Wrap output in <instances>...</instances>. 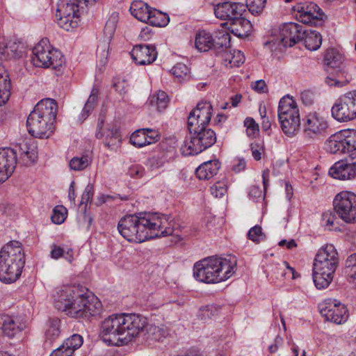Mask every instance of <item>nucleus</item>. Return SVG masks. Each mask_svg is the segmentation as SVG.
Wrapping results in <instances>:
<instances>
[{"label": "nucleus", "mask_w": 356, "mask_h": 356, "mask_svg": "<svg viewBox=\"0 0 356 356\" xmlns=\"http://www.w3.org/2000/svg\"><path fill=\"white\" fill-rule=\"evenodd\" d=\"M168 218L164 215L140 212L122 218L118 229L127 241L142 243L154 238L172 235L173 229L168 227Z\"/></svg>", "instance_id": "f257e3e1"}, {"label": "nucleus", "mask_w": 356, "mask_h": 356, "mask_svg": "<svg viewBox=\"0 0 356 356\" xmlns=\"http://www.w3.org/2000/svg\"><path fill=\"white\" fill-rule=\"evenodd\" d=\"M145 325L146 318L139 314H113L102 322L99 337L108 346H123L137 337Z\"/></svg>", "instance_id": "f03ea898"}, {"label": "nucleus", "mask_w": 356, "mask_h": 356, "mask_svg": "<svg viewBox=\"0 0 356 356\" xmlns=\"http://www.w3.org/2000/svg\"><path fill=\"white\" fill-rule=\"evenodd\" d=\"M55 307L74 318L89 319L102 311V303L95 296H86L76 286H65L57 292Z\"/></svg>", "instance_id": "7ed1b4c3"}, {"label": "nucleus", "mask_w": 356, "mask_h": 356, "mask_svg": "<svg viewBox=\"0 0 356 356\" xmlns=\"http://www.w3.org/2000/svg\"><path fill=\"white\" fill-rule=\"evenodd\" d=\"M58 106L51 98L40 100L30 113L26 120L29 133L35 138H49L54 131Z\"/></svg>", "instance_id": "20e7f679"}, {"label": "nucleus", "mask_w": 356, "mask_h": 356, "mask_svg": "<svg viewBox=\"0 0 356 356\" xmlns=\"http://www.w3.org/2000/svg\"><path fill=\"white\" fill-rule=\"evenodd\" d=\"M236 265V260L234 258L227 259L211 257L195 264L193 275L202 282L218 283L232 276Z\"/></svg>", "instance_id": "39448f33"}, {"label": "nucleus", "mask_w": 356, "mask_h": 356, "mask_svg": "<svg viewBox=\"0 0 356 356\" xmlns=\"http://www.w3.org/2000/svg\"><path fill=\"white\" fill-rule=\"evenodd\" d=\"M339 264V254L333 245L327 244L318 250L313 264V280L318 289L328 287Z\"/></svg>", "instance_id": "423d86ee"}, {"label": "nucleus", "mask_w": 356, "mask_h": 356, "mask_svg": "<svg viewBox=\"0 0 356 356\" xmlns=\"http://www.w3.org/2000/svg\"><path fill=\"white\" fill-rule=\"evenodd\" d=\"M22 272V247L13 241L0 250V281L11 284L17 280Z\"/></svg>", "instance_id": "0eeeda50"}, {"label": "nucleus", "mask_w": 356, "mask_h": 356, "mask_svg": "<svg viewBox=\"0 0 356 356\" xmlns=\"http://www.w3.org/2000/svg\"><path fill=\"white\" fill-rule=\"evenodd\" d=\"M31 50V61L35 67L60 71L65 64L62 53L54 49L47 39L41 40Z\"/></svg>", "instance_id": "6e6552de"}, {"label": "nucleus", "mask_w": 356, "mask_h": 356, "mask_svg": "<svg viewBox=\"0 0 356 356\" xmlns=\"http://www.w3.org/2000/svg\"><path fill=\"white\" fill-rule=\"evenodd\" d=\"M189 140H186L181 150L185 156L196 155L211 147L216 141V133L211 129L195 127L188 129Z\"/></svg>", "instance_id": "1a4fd4ad"}, {"label": "nucleus", "mask_w": 356, "mask_h": 356, "mask_svg": "<svg viewBox=\"0 0 356 356\" xmlns=\"http://www.w3.org/2000/svg\"><path fill=\"white\" fill-rule=\"evenodd\" d=\"M326 149L332 154L348 153L356 165V130L345 129L332 135L326 142Z\"/></svg>", "instance_id": "9d476101"}, {"label": "nucleus", "mask_w": 356, "mask_h": 356, "mask_svg": "<svg viewBox=\"0 0 356 356\" xmlns=\"http://www.w3.org/2000/svg\"><path fill=\"white\" fill-rule=\"evenodd\" d=\"M230 42V35L227 32H220L214 38L209 32L203 30L196 33L195 46L201 52H206L210 49L215 52H221L229 46Z\"/></svg>", "instance_id": "9b49d317"}, {"label": "nucleus", "mask_w": 356, "mask_h": 356, "mask_svg": "<svg viewBox=\"0 0 356 356\" xmlns=\"http://www.w3.org/2000/svg\"><path fill=\"white\" fill-rule=\"evenodd\" d=\"M83 6L76 0L72 2L64 3L58 5L56 17L58 24L64 30L70 31L79 26L80 15Z\"/></svg>", "instance_id": "f8f14e48"}, {"label": "nucleus", "mask_w": 356, "mask_h": 356, "mask_svg": "<svg viewBox=\"0 0 356 356\" xmlns=\"http://www.w3.org/2000/svg\"><path fill=\"white\" fill-rule=\"evenodd\" d=\"M333 206L339 218L345 222H356V195L342 191L335 196Z\"/></svg>", "instance_id": "ddd939ff"}, {"label": "nucleus", "mask_w": 356, "mask_h": 356, "mask_svg": "<svg viewBox=\"0 0 356 356\" xmlns=\"http://www.w3.org/2000/svg\"><path fill=\"white\" fill-rule=\"evenodd\" d=\"M332 115L337 120L348 122L356 118V90L339 98L332 108Z\"/></svg>", "instance_id": "4468645a"}, {"label": "nucleus", "mask_w": 356, "mask_h": 356, "mask_svg": "<svg viewBox=\"0 0 356 356\" xmlns=\"http://www.w3.org/2000/svg\"><path fill=\"white\" fill-rule=\"evenodd\" d=\"M321 314L327 321L342 324L348 318L346 307L336 299L328 298L319 305Z\"/></svg>", "instance_id": "2eb2a0df"}, {"label": "nucleus", "mask_w": 356, "mask_h": 356, "mask_svg": "<svg viewBox=\"0 0 356 356\" xmlns=\"http://www.w3.org/2000/svg\"><path fill=\"white\" fill-rule=\"evenodd\" d=\"M306 29L300 24L289 22L280 27L279 40L284 47H291L303 40Z\"/></svg>", "instance_id": "dca6fc26"}, {"label": "nucleus", "mask_w": 356, "mask_h": 356, "mask_svg": "<svg viewBox=\"0 0 356 356\" xmlns=\"http://www.w3.org/2000/svg\"><path fill=\"white\" fill-rule=\"evenodd\" d=\"M212 106L209 102H199L196 107L192 110L188 118V129L195 127H207L212 115Z\"/></svg>", "instance_id": "f3484780"}, {"label": "nucleus", "mask_w": 356, "mask_h": 356, "mask_svg": "<svg viewBox=\"0 0 356 356\" xmlns=\"http://www.w3.org/2000/svg\"><path fill=\"white\" fill-rule=\"evenodd\" d=\"M245 10L244 3L225 1L215 6L214 13L217 18L229 20L232 23L237 16H242Z\"/></svg>", "instance_id": "a211bd4d"}, {"label": "nucleus", "mask_w": 356, "mask_h": 356, "mask_svg": "<svg viewBox=\"0 0 356 356\" xmlns=\"http://www.w3.org/2000/svg\"><path fill=\"white\" fill-rule=\"evenodd\" d=\"M104 118H99L95 136L97 138L102 140L105 146L111 149H115L121 142L119 129L116 126L111 125L104 130Z\"/></svg>", "instance_id": "6ab92c4d"}, {"label": "nucleus", "mask_w": 356, "mask_h": 356, "mask_svg": "<svg viewBox=\"0 0 356 356\" xmlns=\"http://www.w3.org/2000/svg\"><path fill=\"white\" fill-rule=\"evenodd\" d=\"M298 13L300 20L303 24L315 26L322 24L324 13L314 3L310 2L298 7Z\"/></svg>", "instance_id": "aec40b11"}, {"label": "nucleus", "mask_w": 356, "mask_h": 356, "mask_svg": "<svg viewBox=\"0 0 356 356\" xmlns=\"http://www.w3.org/2000/svg\"><path fill=\"white\" fill-rule=\"evenodd\" d=\"M131 56L137 65H149L156 60L157 52L154 46L138 44L134 47Z\"/></svg>", "instance_id": "412c9836"}, {"label": "nucleus", "mask_w": 356, "mask_h": 356, "mask_svg": "<svg viewBox=\"0 0 356 356\" xmlns=\"http://www.w3.org/2000/svg\"><path fill=\"white\" fill-rule=\"evenodd\" d=\"M118 22V14L117 13H113L110 15L108 19L107 20L105 24V27L104 29V36L105 38V41L103 44L99 45L97 47L98 56L100 57L102 61L104 63L106 62L108 54V49H106L107 44L110 42L114 35Z\"/></svg>", "instance_id": "4be33fe9"}, {"label": "nucleus", "mask_w": 356, "mask_h": 356, "mask_svg": "<svg viewBox=\"0 0 356 356\" xmlns=\"http://www.w3.org/2000/svg\"><path fill=\"white\" fill-rule=\"evenodd\" d=\"M159 138L160 134L158 131L151 129H140L131 135L129 141L136 147H143L157 142Z\"/></svg>", "instance_id": "5701e85b"}, {"label": "nucleus", "mask_w": 356, "mask_h": 356, "mask_svg": "<svg viewBox=\"0 0 356 356\" xmlns=\"http://www.w3.org/2000/svg\"><path fill=\"white\" fill-rule=\"evenodd\" d=\"M329 175L334 179L346 180L356 177V165L344 161L336 162L329 170Z\"/></svg>", "instance_id": "b1692460"}, {"label": "nucleus", "mask_w": 356, "mask_h": 356, "mask_svg": "<svg viewBox=\"0 0 356 356\" xmlns=\"http://www.w3.org/2000/svg\"><path fill=\"white\" fill-rule=\"evenodd\" d=\"M17 164L16 152L11 148L0 149V170L6 179L12 175Z\"/></svg>", "instance_id": "393cba45"}, {"label": "nucleus", "mask_w": 356, "mask_h": 356, "mask_svg": "<svg viewBox=\"0 0 356 356\" xmlns=\"http://www.w3.org/2000/svg\"><path fill=\"white\" fill-rule=\"evenodd\" d=\"M327 127L324 118L316 113H309L307 116L305 124V133L309 137L317 136L323 132Z\"/></svg>", "instance_id": "a878e982"}, {"label": "nucleus", "mask_w": 356, "mask_h": 356, "mask_svg": "<svg viewBox=\"0 0 356 356\" xmlns=\"http://www.w3.org/2000/svg\"><path fill=\"white\" fill-rule=\"evenodd\" d=\"M278 118H290V115H300L299 109L295 100L290 96L283 97L279 103Z\"/></svg>", "instance_id": "bb28decb"}, {"label": "nucleus", "mask_w": 356, "mask_h": 356, "mask_svg": "<svg viewBox=\"0 0 356 356\" xmlns=\"http://www.w3.org/2000/svg\"><path fill=\"white\" fill-rule=\"evenodd\" d=\"M282 131L289 137H293L300 129V115H290V118H278Z\"/></svg>", "instance_id": "cd10ccee"}, {"label": "nucleus", "mask_w": 356, "mask_h": 356, "mask_svg": "<svg viewBox=\"0 0 356 356\" xmlns=\"http://www.w3.org/2000/svg\"><path fill=\"white\" fill-rule=\"evenodd\" d=\"M220 167L218 160L206 161L196 169V176L200 179H209L218 173Z\"/></svg>", "instance_id": "c85d7f7f"}, {"label": "nucleus", "mask_w": 356, "mask_h": 356, "mask_svg": "<svg viewBox=\"0 0 356 356\" xmlns=\"http://www.w3.org/2000/svg\"><path fill=\"white\" fill-rule=\"evenodd\" d=\"M151 10L152 8L149 7L146 3L142 1H134L130 6L131 15L139 21L145 23H147L149 18Z\"/></svg>", "instance_id": "c756f323"}, {"label": "nucleus", "mask_w": 356, "mask_h": 356, "mask_svg": "<svg viewBox=\"0 0 356 356\" xmlns=\"http://www.w3.org/2000/svg\"><path fill=\"white\" fill-rule=\"evenodd\" d=\"M232 33L238 37L247 36L252 30V24L249 20L241 16H237L231 23Z\"/></svg>", "instance_id": "7c9ffc66"}, {"label": "nucleus", "mask_w": 356, "mask_h": 356, "mask_svg": "<svg viewBox=\"0 0 356 356\" xmlns=\"http://www.w3.org/2000/svg\"><path fill=\"white\" fill-rule=\"evenodd\" d=\"M146 339L149 341H161L168 335V331L164 325H147L146 323Z\"/></svg>", "instance_id": "2f4dec72"}, {"label": "nucleus", "mask_w": 356, "mask_h": 356, "mask_svg": "<svg viewBox=\"0 0 356 356\" xmlns=\"http://www.w3.org/2000/svg\"><path fill=\"white\" fill-rule=\"evenodd\" d=\"M303 40L305 47L310 51L317 50L320 48L322 43V37L316 31L306 30Z\"/></svg>", "instance_id": "473e14b6"}, {"label": "nucleus", "mask_w": 356, "mask_h": 356, "mask_svg": "<svg viewBox=\"0 0 356 356\" xmlns=\"http://www.w3.org/2000/svg\"><path fill=\"white\" fill-rule=\"evenodd\" d=\"M343 58L341 54L334 49H327L324 56V63L333 69L341 68Z\"/></svg>", "instance_id": "72a5a7b5"}, {"label": "nucleus", "mask_w": 356, "mask_h": 356, "mask_svg": "<svg viewBox=\"0 0 356 356\" xmlns=\"http://www.w3.org/2000/svg\"><path fill=\"white\" fill-rule=\"evenodd\" d=\"M83 342V337L78 334H74L67 338L60 347L72 356L74 352L82 346Z\"/></svg>", "instance_id": "f704fd0d"}, {"label": "nucleus", "mask_w": 356, "mask_h": 356, "mask_svg": "<svg viewBox=\"0 0 356 356\" xmlns=\"http://www.w3.org/2000/svg\"><path fill=\"white\" fill-rule=\"evenodd\" d=\"M169 19V17L165 14L156 9L152 8L147 23L155 26H165L168 24Z\"/></svg>", "instance_id": "c9c22d12"}, {"label": "nucleus", "mask_w": 356, "mask_h": 356, "mask_svg": "<svg viewBox=\"0 0 356 356\" xmlns=\"http://www.w3.org/2000/svg\"><path fill=\"white\" fill-rule=\"evenodd\" d=\"M60 320L58 318H51L49 320L46 330V337L51 340L58 337L60 334Z\"/></svg>", "instance_id": "e433bc0d"}, {"label": "nucleus", "mask_w": 356, "mask_h": 356, "mask_svg": "<svg viewBox=\"0 0 356 356\" xmlns=\"http://www.w3.org/2000/svg\"><path fill=\"white\" fill-rule=\"evenodd\" d=\"M98 96V90L97 88H93L91 91V93L83 108L81 113V117L83 120H85L94 109L97 99Z\"/></svg>", "instance_id": "4c0bfd02"}, {"label": "nucleus", "mask_w": 356, "mask_h": 356, "mask_svg": "<svg viewBox=\"0 0 356 356\" xmlns=\"http://www.w3.org/2000/svg\"><path fill=\"white\" fill-rule=\"evenodd\" d=\"M168 97L164 91H159L156 95L152 97L150 104L156 106L158 111L165 109L168 104Z\"/></svg>", "instance_id": "58836bf2"}, {"label": "nucleus", "mask_w": 356, "mask_h": 356, "mask_svg": "<svg viewBox=\"0 0 356 356\" xmlns=\"http://www.w3.org/2000/svg\"><path fill=\"white\" fill-rule=\"evenodd\" d=\"M51 257L55 259L64 257L69 262H72L73 260V252L72 249L68 248L66 250L63 248L53 245L51 250Z\"/></svg>", "instance_id": "ea45409f"}, {"label": "nucleus", "mask_w": 356, "mask_h": 356, "mask_svg": "<svg viewBox=\"0 0 356 356\" xmlns=\"http://www.w3.org/2000/svg\"><path fill=\"white\" fill-rule=\"evenodd\" d=\"M26 150L24 151V165H31L38 159L37 147L33 144H26Z\"/></svg>", "instance_id": "a19ab883"}, {"label": "nucleus", "mask_w": 356, "mask_h": 356, "mask_svg": "<svg viewBox=\"0 0 356 356\" xmlns=\"http://www.w3.org/2000/svg\"><path fill=\"white\" fill-rule=\"evenodd\" d=\"M322 222L328 230H337L339 228V219L334 213L330 211L323 213Z\"/></svg>", "instance_id": "79ce46f5"}, {"label": "nucleus", "mask_w": 356, "mask_h": 356, "mask_svg": "<svg viewBox=\"0 0 356 356\" xmlns=\"http://www.w3.org/2000/svg\"><path fill=\"white\" fill-rule=\"evenodd\" d=\"M90 164L88 156L85 155L81 157L75 156L70 161V167L72 170L81 171L86 169Z\"/></svg>", "instance_id": "37998d69"}, {"label": "nucleus", "mask_w": 356, "mask_h": 356, "mask_svg": "<svg viewBox=\"0 0 356 356\" xmlns=\"http://www.w3.org/2000/svg\"><path fill=\"white\" fill-rule=\"evenodd\" d=\"M7 58H20L22 55V45L20 41L10 42L7 47Z\"/></svg>", "instance_id": "c03bdc74"}, {"label": "nucleus", "mask_w": 356, "mask_h": 356, "mask_svg": "<svg viewBox=\"0 0 356 356\" xmlns=\"http://www.w3.org/2000/svg\"><path fill=\"white\" fill-rule=\"evenodd\" d=\"M266 1V0H246L244 5L252 15H258L262 13Z\"/></svg>", "instance_id": "a18cd8bd"}, {"label": "nucleus", "mask_w": 356, "mask_h": 356, "mask_svg": "<svg viewBox=\"0 0 356 356\" xmlns=\"http://www.w3.org/2000/svg\"><path fill=\"white\" fill-rule=\"evenodd\" d=\"M2 330L3 333L9 338H13L19 333V327H16L14 321L10 318H7L3 321Z\"/></svg>", "instance_id": "49530a36"}, {"label": "nucleus", "mask_w": 356, "mask_h": 356, "mask_svg": "<svg viewBox=\"0 0 356 356\" xmlns=\"http://www.w3.org/2000/svg\"><path fill=\"white\" fill-rule=\"evenodd\" d=\"M171 72L179 81H181L188 76L189 70L185 64L179 63L172 68Z\"/></svg>", "instance_id": "de8ad7c7"}, {"label": "nucleus", "mask_w": 356, "mask_h": 356, "mask_svg": "<svg viewBox=\"0 0 356 356\" xmlns=\"http://www.w3.org/2000/svg\"><path fill=\"white\" fill-rule=\"evenodd\" d=\"M67 211L63 206H56L53 210L51 220L54 223L60 225L63 223L66 218Z\"/></svg>", "instance_id": "09e8293b"}, {"label": "nucleus", "mask_w": 356, "mask_h": 356, "mask_svg": "<svg viewBox=\"0 0 356 356\" xmlns=\"http://www.w3.org/2000/svg\"><path fill=\"white\" fill-rule=\"evenodd\" d=\"M246 134L250 138H254L259 133V125L252 118H246L244 120Z\"/></svg>", "instance_id": "8fccbe9b"}, {"label": "nucleus", "mask_w": 356, "mask_h": 356, "mask_svg": "<svg viewBox=\"0 0 356 356\" xmlns=\"http://www.w3.org/2000/svg\"><path fill=\"white\" fill-rule=\"evenodd\" d=\"M248 237L253 242L259 243L261 241L264 240L265 234L262 232L261 226L255 225L249 230Z\"/></svg>", "instance_id": "3c124183"}, {"label": "nucleus", "mask_w": 356, "mask_h": 356, "mask_svg": "<svg viewBox=\"0 0 356 356\" xmlns=\"http://www.w3.org/2000/svg\"><path fill=\"white\" fill-rule=\"evenodd\" d=\"M346 273L356 280V253L349 256L346 261Z\"/></svg>", "instance_id": "603ef678"}, {"label": "nucleus", "mask_w": 356, "mask_h": 356, "mask_svg": "<svg viewBox=\"0 0 356 356\" xmlns=\"http://www.w3.org/2000/svg\"><path fill=\"white\" fill-rule=\"evenodd\" d=\"M227 185L225 181H218L211 188V194L216 197H222L225 195Z\"/></svg>", "instance_id": "864d4df0"}, {"label": "nucleus", "mask_w": 356, "mask_h": 356, "mask_svg": "<svg viewBox=\"0 0 356 356\" xmlns=\"http://www.w3.org/2000/svg\"><path fill=\"white\" fill-rule=\"evenodd\" d=\"M10 88V80L5 67L0 63V89Z\"/></svg>", "instance_id": "5fc2aeb1"}, {"label": "nucleus", "mask_w": 356, "mask_h": 356, "mask_svg": "<svg viewBox=\"0 0 356 356\" xmlns=\"http://www.w3.org/2000/svg\"><path fill=\"white\" fill-rule=\"evenodd\" d=\"M252 155L256 161H259L264 154V148L261 143H254L251 144Z\"/></svg>", "instance_id": "6e6d98bb"}, {"label": "nucleus", "mask_w": 356, "mask_h": 356, "mask_svg": "<svg viewBox=\"0 0 356 356\" xmlns=\"http://www.w3.org/2000/svg\"><path fill=\"white\" fill-rule=\"evenodd\" d=\"M145 172V168L143 166L135 165L129 168L127 174L132 178L138 179L143 177Z\"/></svg>", "instance_id": "4d7b16f0"}, {"label": "nucleus", "mask_w": 356, "mask_h": 356, "mask_svg": "<svg viewBox=\"0 0 356 356\" xmlns=\"http://www.w3.org/2000/svg\"><path fill=\"white\" fill-rule=\"evenodd\" d=\"M277 269L282 271H284V273L282 274V276L291 275L292 279H296L299 277L298 273L295 271L294 268L290 267L288 262L286 261H282L281 264L277 267Z\"/></svg>", "instance_id": "13d9d810"}, {"label": "nucleus", "mask_w": 356, "mask_h": 356, "mask_svg": "<svg viewBox=\"0 0 356 356\" xmlns=\"http://www.w3.org/2000/svg\"><path fill=\"white\" fill-rule=\"evenodd\" d=\"M230 45L225 48V49H223L221 52H216L217 54H220L222 56V60H224L225 65L226 66H229L230 67H232V52L231 50H229Z\"/></svg>", "instance_id": "bf43d9fd"}, {"label": "nucleus", "mask_w": 356, "mask_h": 356, "mask_svg": "<svg viewBox=\"0 0 356 356\" xmlns=\"http://www.w3.org/2000/svg\"><path fill=\"white\" fill-rule=\"evenodd\" d=\"M232 67H238L241 64L245 62V56L239 50H234L232 52Z\"/></svg>", "instance_id": "052dcab7"}, {"label": "nucleus", "mask_w": 356, "mask_h": 356, "mask_svg": "<svg viewBox=\"0 0 356 356\" xmlns=\"http://www.w3.org/2000/svg\"><path fill=\"white\" fill-rule=\"evenodd\" d=\"M93 186L87 185L81 196V204H87L92 200L93 196Z\"/></svg>", "instance_id": "680f3d73"}, {"label": "nucleus", "mask_w": 356, "mask_h": 356, "mask_svg": "<svg viewBox=\"0 0 356 356\" xmlns=\"http://www.w3.org/2000/svg\"><path fill=\"white\" fill-rule=\"evenodd\" d=\"M214 307L213 306H205L199 311L198 317L200 320L206 321L213 316L212 312Z\"/></svg>", "instance_id": "e2e57ef3"}, {"label": "nucleus", "mask_w": 356, "mask_h": 356, "mask_svg": "<svg viewBox=\"0 0 356 356\" xmlns=\"http://www.w3.org/2000/svg\"><path fill=\"white\" fill-rule=\"evenodd\" d=\"M300 98L305 106H310L314 103V94L309 90L302 92Z\"/></svg>", "instance_id": "0e129e2a"}, {"label": "nucleus", "mask_w": 356, "mask_h": 356, "mask_svg": "<svg viewBox=\"0 0 356 356\" xmlns=\"http://www.w3.org/2000/svg\"><path fill=\"white\" fill-rule=\"evenodd\" d=\"M325 82L326 84H327L330 86H336L338 88L343 87V86L346 85V83H348L347 81H340L337 80L335 78L331 77V76H327L325 79Z\"/></svg>", "instance_id": "69168bd1"}, {"label": "nucleus", "mask_w": 356, "mask_h": 356, "mask_svg": "<svg viewBox=\"0 0 356 356\" xmlns=\"http://www.w3.org/2000/svg\"><path fill=\"white\" fill-rule=\"evenodd\" d=\"M249 195L253 197L254 200L264 197V192L259 188V186H252L250 188Z\"/></svg>", "instance_id": "338daca9"}, {"label": "nucleus", "mask_w": 356, "mask_h": 356, "mask_svg": "<svg viewBox=\"0 0 356 356\" xmlns=\"http://www.w3.org/2000/svg\"><path fill=\"white\" fill-rule=\"evenodd\" d=\"M266 88V85L264 80L257 81L252 84V88L259 92H264Z\"/></svg>", "instance_id": "774afa93"}]
</instances>
